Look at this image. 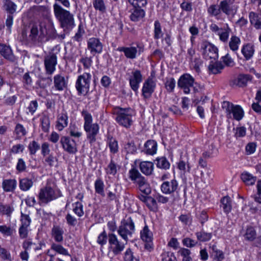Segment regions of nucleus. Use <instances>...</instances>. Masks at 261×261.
Wrapping results in <instances>:
<instances>
[{
    "mask_svg": "<svg viewBox=\"0 0 261 261\" xmlns=\"http://www.w3.org/2000/svg\"><path fill=\"white\" fill-rule=\"evenodd\" d=\"M56 31L52 21L33 24L31 28L28 39L35 43L44 42L57 37Z\"/></svg>",
    "mask_w": 261,
    "mask_h": 261,
    "instance_id": "obj_1",
    "label": "nucleus"
},
{
    "mask_svg": "<svg viewBox=\"0 0 261 261\" xmlns=\"http://www.w3.org/2000/svg\"><path fill=\"white\" fill-rule=\"evenodd\" d=\"M55 16L64 32L70 31L75 25L74 15L56 3L53 5Z\"/></svg>",
    "mask_w": 261,
    "mask_h": 261,
    "instance_id": "obj_2",
    "label": "nucleus"
},
{
    "mask_svg": "<svg viewBox=\"0 0 261 261\" xmlns=\"http://www.w3.org/2000/svg\"><path fill=\"white\" fill-rule=\"evenodd\" d=\"M112 113L115 116V120L119 125L127 129L133 124L134 112L130 108L115 107L112 109Z\"/></svg>",
    "mask_w": 261,
    "mask_h": 261,
    "instance_id": "obj_3",
    "label": "nucleus"
},
{
    "mask_svg": "<svg viewBox=\"0 0 261 261\" xmlns=\"http://www.w3.org/2000/svg\"><path fill=\"white\" fill-rule=\"evenodd\" d=\"M81 114L84 118V128L86 132L87 137L90 143L94 142L96 140V136L99 132V125L97 123H92V116L87 111L83 110Z\"/></svg>",
    "mask_w": 261,
    "mask_h": 261,
    "instance_id": "obj_4",
    "label": "nucleus"
},
{
    "mask_svg": "<svg viewBox=\"0 0 261 261\" xmlns=\"http://www.w3.org/2000/svg\"><path fill=\"white\" fill-rule=\"evenodd\" d=\"M129 178L135 184L139 190L142 193L148 195L151 193V189L147 179L142 176L135 168H132L128 171Z\"/></svg>",
    "mask_w": 261,
    "mask_h": 261,
    "instance_id": "obj_5",
    "label": "nucleus"
},
{
    "mask_svg": "<svg viewBox=\"0 0 261 261\" xmlns=\"http://www.w3.org/2000/svg\"><path fill=\"white\" fill-rule=\"evenodd\" d=\"M135 231L134 221L130 217H125L120 223L118 229V234L127 242L128 238H131Z\"/></svg>",
    "mask_w": 261,
    "mask_h": 261,
    "instance_id": "obj_6",
    "label": "nucleus"
},
{
    "mask_svg": "<svg viewBox=\"0 0 261 261\" xmlns=\"http://www.w3.org/2000/svg\"><path fill=\"white\" fill-rule=\"evenodd\" d=\"M62 196L59 189H54L45 187L40 189L38 194L39 203L40 205H46L49 202Z\"/></svg>",
    "mask_w": 261,
    "mask_h": 261,
    "instance_id": "obj_7",
    "label": "nucleus"
},
{
    "mask_svg": "<svg viewBox=\"0 0 261 261\" xmlns=\"http://www.w3.org/2000/svg\"><path fill=\"white\" fill-rule=\"evenodd\" d=\"M109 252L113 253L114 255L120 254L125 248L127 242L124 243L119 241L117 236L111 233L108 234Z\"/></svg>",
    "mask_w": 261,
    "mask_h": 261,
    "instance_id": "obj_8",
    "label": "nucleus"
},
{
    "mask_svg": "<svg viewBox=\"0 0 261 261\" xmlns=\"http://www.w3.org/2000/svg\"><path fill=\"white\" fill-rule=\"evenodd\" d=\"M91 75L85 72L79 75L76 80L75 88L79 95H86L89 90Z\"/></svg>",
    "mask_w": 261,
    "mask_h": 261,
    "instance_id": "obj_9",
    "label": "nucleus"
},
{
    "mask_svg": "<svg viewBox=\"0 0 261 261\" xmlns=\"http://www.w3.org/2000/svg\"><path fill=\"white\" fill-rule=\"evenodd\" d=\"M129 86L135 92L139 89L140 84L143 81V76L141 71L137 69H128L126 72Z\"/></svg>",
    "mask_w": 261,
    "mask_h": 261,
    "instance_id": "obj_10",
    "label": "nucleus"
},
{
    "mask_svg": "<svg viewBox=\"0 0 261 261\" xmlns=\"http://www.w3.org/2000/svg\"><path fill=\"white\" fill-rule=\"evenodd\" d=\"M210 29L212 32L219 36L221 41L226 42L228 41L231 29L227 23L224 24L222 27H219L216 23H212Z\"/></svg>",
    "mask_w": 261,
    "mask_h": 261,
    "instance_id": "obj_11",
    "label": "nucleus"
},
{
    "mask_svg": "<svg viewBox=\"0 0 261 261\" xmlns=\"http://www.w3.org/2000/svg\"><path fill=\"white\" fill-rule=\"evenodd\" d=\"M194 79L190 74L185 73L182 75L178 80L177 86L183 90L185 94L190 92V88L193 87L195 92L197 91L194 85Z\"/></svg>",
    "mask_w": 261,
    "mask_h": 261,
    "instance_id": "obj_12",
    "label": "nucleus"
},
{
    "mask_svg": "<svg viewBox=\"0 0 261 261\" xmlns=\"http://www.w3.org/2000/svg\"><path fill=\"white\" fill-rule=\"evenodd\" d=\"M117 50L123 52L126 58L135 59L144 51L143 46L137 44L136 46L119 47Z\"/></svg>",
    "mask_w": 261,
    "mask_h": 261,
    "instance_id": "obj_13",
    "label": "nucleus"
},
{
    "mask_svg": "<svg viewBox=\"0 0 261 261\" xmlns=\"http://www.w3.org/2000/svg\"><path fill=\"white\" fill-rule=\"evenodd\" d=\"M202 55L206 59H216L218 57V50L217 48L208 42H203L201 44Z\"/></svg>",
    "mask_w": 261,
    "mask_h": 261,
    "instance_id": "obj_14",
    "label": "nucleus"
},
{
    "mask_svg": "<svg viewBox=\"0 0 261 261\" xmlns=\"http://www.w3.org/2000/svg\"><path fill=\"white\" fill-rule=\"evenodd\" d=\"M87 49L93 56L100 54L103 50V44L99 38L91 37L87 40Z\"/></svg>",
    "mask_w": 261,
    "mask_h": 261,
    "instance_id": "obj_15",
    "label": "nucleus"
},
{
    "mask_svg": "<svg viewBox=\"0 0 261 261\" xmlns=\"http://www.w3.org/2000/svg\"><path fill=\"white\" fill-rule=\"evenodd\" d=\"M60 143L64 151L70 154H75L77 151V144L75 141L68 136H62Z\"/></svg>",
    "mask_w": 261,
    "mask_h": 261,
    "instance_id": "obj_16",
    "label": "nucleus"
},
{
    "mask_svg": "<svg viewBox=\"0 0 261 261\" xmlns=\"http://www.w3.org/2000/svg\"><path fill=\"white\" fill-rule=\"evenodd\" d=\"M179 190L178 181L175 179L170 181H164L161 186V190L165 194H172L177 193Z\"/></svg>",
    "mask_w": 261,
    "mask_h": 261,
    "instance_id": "obj_17",
    "label": "nucleus"
},
{
    "mask_svg": "<svg viewBox=\"0 0 261 261\" xmlns=\"http://www.w3.org/2000/svg\"><path fill=\"white\" fill-rule=\"evenodd\" d=\"M156 87L155 82L151 78H148L143 83L142 95L145 100L149 99L154 92Z\"/></svg>",
    "mask_w": 261,
    "mask_h": 261,
    "instance_id": "obj_18",
    "label": "nucleus"
},
{
    "mask_svg": "<svg viewBox=\"0 0 261 261\" xmlns=\"http://www.w3.org/2000/svg\"><path fill=\"white\" fill-rule=\"evenodd\" d=\"M57 64V56L54 54H50L44 58V66L46 73L48 74H52L56 69Z\"/></svg>",
    "mask_w": 261,
    "mask_h": 261,
    "instance_id": "obj_19",
    "label": "nucleus"
},
{
    "mask_svg": "<svg viewBox=\"0 0 261 261\" xmlns=\"http://www.w3.org/2000/svg\"><path fill=\"white\" fill-rule=\"evenodd\" d=\"M221 11L227 15H234L236 14L238 6L230 3V1L224 0L220 2Z\"/></svg>",
    "mask_w": 261,
    "mask_h": 261,
    "instance_id": "obj_20",
    "label": "nucleus"
},
{
    "mask_svg": "<svg viewBox=\"0 0 261 261\" xmlns=\"http://www.w3.org/2000/svg\"><path fill=\"white\" fill-rule=\"evenodd\" d=\"M141 239L146 243L145 248L147 249L152 248V233L147 225H145L140 232Z\"/></svg>",
    "mask_w": 261,
    "mask_h": 261,
    "instance_id": "obj_21",
    "label": "nucleus"
},
{
    "mask_svg": "<svg viewBox=\"0 0 261 261\" xmlns=\"http://www.w3.org/2000/svg\"><path fill=\"white\" fill-rule=\"evenodd\" d=\"M68 123V117L65 112H62L57 116L56 127L59 131H62L67 126Z\"/></svg>",
    "mask_w": 261,
    "mask_h": 261,
    "instance_id": "obj_22",
    "label": "nucleus"
},
{
    "mask_svg": "<svg viewBox=\"0 0 261 261\" xmlns=\"http://www.w3.org/2000/svg\"><path fill=\"white\" fill-rule=\"evenodd\" d=\"M130 14L129 18L131 21L138 22L143 19L145 16V11L141 8H134L129 11Z\"/></svg>",
    "mask_w": 261,
    "mask_h": 261,
    "instance_id": "obj_23",
    "label": "nucleus"
},
{
    "mask_svg": "<svg viewBox=\"0 0 261 261\" xmlns=\"http://www.w3.org/2000/svg\"><path fill=\"white\" fill-rule=\"evenodd\" d=\"M54 86L58 91H62L66 88L67 81L61 74H57L54 77Z\"/></svg>",
    "mask_w": 261,
    "mask_h": 261,
    "instance_id": "obj_24",
    "label": "nucleus"
},
{
    "mask_svg": "<svg viewBox=\"0 0 261 261\" xmlns=\"http://www.w3.org/2000/svg\"><path fill=\"white\" fill-rule=\"evenodd\" d=\"M64 230L62 227L58 225H54L51 231V237L57 243L62 242L63 241Z\"/></svg>",
    "mask_w": 261,
    "mask_h": 261,
    "instance_id": "obj_25",
    "label": "nucleus"
},
{
    "mask_svg": "<svg viewBox=\"0 0 261 261\" xmlns=\"http://www.w3.org/2000/svg\"><path fill=\"white\" fill-rule=\"evenodd\" d=\"M249 18L251 24L256 30H261V16L254 12H250Z\"/></svg>",
    "mask_w": 261,
    "mask_h": 261,
    "instance_id": "obj_26",
    "label": "nucleus"
},
{
    "mask_svg": "<svg viewBox=\"0 0 261 261\" xmlns=\"http://www.w3.org/2000/svg\"><path fill=\"white\" fill-rule=\"evenodd\" d=\"M242 54L246 60H250L254 54V48L253 45L248 43L244 45L241 48Z\"/></svg>",
    "mask_w": 261,
    "mask_h": 261,
    "instance_id": "obj_27",
    "label": "nucleus"
},
{
    "mask_svg": "<svg viewBox=\"0 0 261 261\" xmlns=\"http://www.w3.org/2000/svg\"><path fill=\"white\" fill-rule=\"evenodd\" d=\"M244 112L242 108L239 105H234L230 112V115L228 117V118H233L237 121H240L243 118Z\"/></svg>",
    "mask_w": 261,
    "mask_h": 261,
    "instance_id": "obj_28",
    "label": "nucleus"
},
{
    "mask_svg": "<svg viewBox=\"0 0 261 261\" xmlns=\"http://www.w3.org/2000/svg\"><path fill=\"white\" fill-rule=\"evenodd\" d=\"M157 143L154 140H148L144 144V152L149 155H153L157 151Z\"/></svg>",
    "mask_w": 261,
    "mask_h": 261,
    "instance_id": "obj_29",
    "label": "nucleus"
},
{
    "mask_svg": "<svg viewBox=\"0 0 261 261\" xmlns=\"http://www.w3.org/2000/svg\"><path fill=\"white\" fill-rule=\"evenodd\" d=\"M139 167L141 171L144 174L150 175L153 171L154 166L151 162L143 161L140 163Z\"/></svg>",
    "mask_w": 261,
    "mask_h": 261,
    "instance_id": "obj_30",
    "label": "nucleus"
},
{
    "mask_svg": "<svg viewBox=\"0 0 261 261\" xmlns=\"http://www.w3.org/2000/svg\"><path fill=\"white\" fill-rule=\"evenodd\" d=\"M0 54L5 59L13 61L15 59L12 50L9 46L0 43Z\"/></svg>",
    "mask_w": 261,
    "mask_h": 261,
    "instance_id": "obj_31",
    "label": "nucleus"
},
{
    "mask_svg": "<svg viewBox=\"0 0 261 261\" xmlns=\"http://www.w3.org/2000/svg\"><path fill=\"white\" fill-rule=\"evenodd\" d=\"M207 13L212 17H215L217 19H219V17L221 14V8L220 7V4L219 5L213 4L210 5L207 8Z\"/></svg>",
    "mask_w": 261,
    "mask_h": 261,
    "instance_id": "obj_32",
    "label": "nucleus"
},
{
    "mask_svg": "<svg viewBox=\"0 0 261 261\" xmlns=\"http://www.w3.org/2000/svg\"><path fill=\"white\" fill-rule=\"evenodd\" d=\"M17 181L15 179H5L3 181L2 187L5 192H12L15 189Z\"/></svg>",
    "mask_w": 261,
    "mask_h": 261,
    "instance_id": "obj_33",
    "label": "nucleus"
},
{
    "mask_svg": "<svg viewBox=\"0 0 261 261\" xmlns=\"http://www.w3.org/2000/svg\"><path fill=\"white\" fill-rule=\"evenodd\" d=\"M241 179L247 185H253L255 184L256 178L253 176L251 174L247 172H244L242 173Z\"/></svg>",
    "mask_w": 261,
    "mask_h": 261,
    "instance_id": "obj_34",
    "label": "nucleus"
},
{
    "mask_svg": "<svg viewBox=\"0 0 261 261\" xmlns=\"http://www.w3.org/2000/svg\"><path fill=\"white\" fill-rule=\"evenodd\" d=\"M105 184L100 178L97 179L94 182V188L95 192L102 197L105 196L104 191Z\"/></svg>",
    "mask_w": 261,
    "mask_h": 261,
    "instance_id": "obj_35",
    "label": "nucleus"
},
{
    "mask_svg": "<svg viewBox=\"0 0 261 261\" xmlns=\"http://www.w3.org/2000/svg\"><path fill=\"white\" fill-rule=\"evenodd\" d=\"M195 234L198 241L202 242L210 241L212 237V233L206 232L203 230L196 232Z\"/></svg>",
    "mask_w": 261,
    "mask_h": 261,
    "instance_id": "obj_36",
    "label": "nucleus"
},
{
    "mask_svg": "<svg viewBox=\"0 0 261 261\" xmlns=\"http://www.w3.org/2000/svg\"><path fill=\"white\" fill-rule=\"evenodd\" d=\"M252 76L249 74H240L237 78V85L243 87L247 85L248 82L251 81Z\"/></svg>",
    "mask_w": 261,
    "mask_h": 261,
    "instance_id": "obj_37",
    "label": "nucleus"
},
{
    "mask_svg": "<svg viewBox=\"0 0 261 261\" xmlns=\"http://www.w3.org/2000/svg\"><path fill=\"white\" fill-rule=\"evenodd\" d=\"M241 43L240 39L236 36H232L230 38L229 46L233 52H236L239 49V46Z\"/></svg>",
    "mask_w": 261,
    "mask_h": 261,
    "instance_id": "obj_38",
    "label": "nucleus"
},
{
    "mask_svg": "<svg viewBox=\"0 0 261 261\" xmlns=\"http://www.w3.org/2000/svg\"><path fill=\"white\" fill-rule=\"evenodd\" d=\"M221 206L223 208L224 212L227 214L231 210V204L230 198L228 196L224 197L221 200Z\"/></svg>",
    "mask_w": 261,
    "mask_h": 261,
    "instance_id": "obj_39",
    "label": "nucleus"
},
{
    "mask_svg": "<svg viewBox=\"0 0 261 261\" xmlns=\"http://www.w3.org/2000/svg\"><path fill=\"white\" fill-rule=\"evenodd\" d=\"M33 181L31 179L24 178L19 181V188L23 191L29 190L33 186Z\"/></svg>",
    "mask_w": 261,
    "mask_h": 261,
    "instance_id": "obj_40",
    "label": "nucleus"
},
{
    "mask_svg": "<svg viewBox=\"0 0 261 261\" xmlns=\"http://www.w3.org/2000/svg\"><path fill=\"white\" fill-rule=\"evenodd\" d=\"M15 232V229L10 225H0V233L4 236H11Z\"/></svg>",
    "mask_w": 261,
    "mask_h": 261,
    "instance_id": "obj_41",
    "label": "nucleus"
},
{
    "mask_svg": "<svg viewBox=\"0 0 261 261\" xmlns=\"http://www.w3.org/2000/svg\"><path fill=\"white\" fill-rule=\"evenodd\" d=\"M154 38L155 39H159L163 36V32L160 22L159 20H155L154 23Z\"/></svg>",
    "mask_w": 261,
    "mask_h": 261,
    "instance_id": "obj_42",
    "label": "nucleus"
},
{
    "mask_svg": "<svg viewBox=\"0 0 261 261\" xmlns=\"http://www.w3.org/2000/svg\"><path fill=\"white\" fill-rule=\"evenodd\" d=\"M190 61L192 67L196 71V72L199 73L200 71V67L202 64V61L200 59L199 55H197V56H195L194 59L191 60Z\"/></svg>",
    "mask_w": 261,
    "mask_h": 261,
    "instance_id": "obj_43",
    "label": "nucleus"
},
{
    "mask_svg": "<svg viewBox=\"0 0 261 261\" xmlns=\"http://www.w3.org/2000/svg\"><path fill=\"white\" fill-rule=\"evenodd\" d=\"M14 211L13 207L10 204H4L0 203V214L3 215H7L10 217L12 213Z\"/></svg>",
    "mask_w": 261,
    "mask_h": 261,
    "instance_id": "obj_44",
    "label": "nucleus"
},
{
    "mask_svg": "<svg viewBox=\"0 0 261 261\" xmlns=\"http://www.w3.org/2000/svg\"><path fill=\"white\" fill-rule=\"evenodd\" d=\"M5 9L10 14H13L16 10V5L10 0H4Z\"/></svg>",
    "mask_w": 261,
    "mask_h": 261,
    "instance_id": "obj_45",
    "label": "nucleus"
},
{
    "mask_svg": "<svg viewBox=\"0 0 261 261\" xmlns=\"http://www.w3.org/2000/svg\"><path fill=\"white\" fill-rule=\"evenodd\" d=\"M156 166L158 168L167 170L170 168V164L168 160L165 157H162L156 159Z\"/></svg>",
    "mask_w": 261,
    "mask_h": 261,
    "instance_id": "obj_46",
    "label": "nucleus"
},
{
    "mask_svg": "<svg viewBox=\"0 0 261 261\" xmlns=\"http://www.w3.org/2000/svg\"><path fill=\"white\" fill-rule=\"evenodd\" d=\"M73 211L77 216L81 217L84 214L83 205L80 202H76L72 204Z\"/></svg>",
    "mask_w": 261,
    "mask_h": 261,
    "instance_id": "obj_47",
    "label": "nucleus"
},
{
    "mask_svg": "<svg viewBox=\"0 0 261 261\" xmlns=\"http://www.w3.org/2000/svg\"><path fill=\"white\" fill-rule=\"evenodd\" d=\"M51 249L59 254L64 255H70L68 250L61 245L53 243L51 244Z\"/></svg>",
    "mask_w": 261,
    "mask_h": 261,
    "instance_id": "obj_48",
    "label": "nucleus"
},
{
    "mask_svg": "<svg viewBox=\"0 0 261 261\" xmlns=\"http://www.w3.org/2000/svg\"><path fill=\"white\" fill-rule=\"evenodd\" d=\"M108 144L110 152L113 154L117 153L118 151V142L112 137L108 138Z\"/></svg>",
    "mask_w": 261,
    "mask_h": 261,
    "instance_id": "obj_49",
    "label": "nucleus"
},
{
    "mask_svg": "<svg viewBox=\"0 0 261 261\" xmlns=\"http://www.w3.org/2000/svg\"><path fill=\"white\" fill-rule=\"evenodd\" d=\"M118 168V166L111 160L106 169V171L108 174L115 175L117 173Z\"/></svg>",
    "mask_w": 261,
    "mask_h": 261,
    "instance_id": "obj_50",
    "label": "nucleus"
},
{
    "mask_svg": "<svg viewBox=\"0 0 261 261\" xmlns=\"http://www.w3.org/2000/svg\"><path fill=\"white\" fill-rule=\"evenodd\" d=\"M93 5L94 9L100 12L103 13L106 10V7L103 0H93Z\"/></svg>",
    "mask_w": 261,
    "mask_h": 261,
    "instance_id": "obj_51",
    "label": "nucleus"
},
{
    "mask_svg": "<svg viewBox=\"0 0 261 261\" xmlns=\"http://www.w3.org/2000/svg\"><path fill=\"white\" fill-rule=\"evenodd\" d=\"M45 157L44 163L45 165L49 166L50 167H57L58 160L53 154H50Z\"/></svg>",
    "mask_w": 261,
    "mask_h": 261,
    "instance_id": "obj_52",
    "label": "nucleus"
},
{
    "mask_svg": "<svg viewBox=\"0 0 261 261\" xmlns=\"http://www.w3.org/2000/svg\"><path fill=\"white\" fill-rule=\"evenodd\" d=\"M223 67L220 63H212L208 66L209 70L213 74L220 73Z\"/></svg>",
    "mask_w": 261,
    "mask_h": 261,
    "instance_id": "obj_53",
    "label": "nucleus"
},
{
    "mask_svg": "<svg viewBox=\"0 0 261 261\" xmlns=\"http://www.w3.org/2000/svg\"><path fill=\"white\" fill-rule=\"evenodd\" d=\"M178 253L182 257V261H192V258L191 257V251L189 249L187 248L180 249Z\"/></svg>",
    "mask_w": 261,
    "mask_h": 261,
    "instance_id": "obj_54",
    "label": "nucleus"
},
{
    "mask_svg": "<svg viewBox=\"0 0 261 261\" xmlns=\"http://www.w3.org/2000/svg\"><path fill=\"white\" fill-rule=\"evenodd\" d=\"M256 231L252 227H249L247 228L245 234V238L248 241H253L256 237Z\"/></svg>",
    "mask_w": 261,
    "mask_h": 261,
    "instance_id": "obj_55",
    "label": "nucleus"
},
{
    "mask_svg": "<svg viewBox=\"0 0 261 261\" xmlns=\"http://www.w3.org/2000/svg\"><path fill=\"white\" fill-rule=\"evenodd\" d=\"M234 106L233 103L227 101H224L222 102V108L225 111L227 117L230 116V112H232V109Z\"/></svg>",
    "mask_w": 261,
    "mask_h": 261,
    "instance_id": "obj_56",
    "label": "nucleus"
},
{
    "mask_svg": "<svg viewBox=\"0 0 261 261\" xmlns=\"http://www.w3.org/2000/svg\"><path fill=\"white\" fill-rule=\"evenodd\" d=\"M108 240V235H107L105 230H103L99 234L97 239V243L101 246L106 245Z\"/></svg>",
    "mask_w": 261,
    "mask_h": 261,
    "instance_id": "obj_57",
    "label": "nucleus"
},
{
    "mask_svg": "<svg viewBox=\"0 0 261 261\" xmlns=\"http://www.w3.org/2000/svg\"><path fill=\"white\" fill-rule=\"evenodd\" d=\"M214 259L216 261H223L225 258L224 254L222 251L213 247Z\"/></svg>",
    "mask_w": 261,
    "mask_h": 261,
    "instance_id": "obj_58",
    "label": "nucleus"
},
{
    "mask_svg": "<svg viewBox=\"0 0 261 261\" xmlns=\"http://www.w3.org/2000/svg\"><path fill=\"white\" fill-rule=\"evenodd\" d=\"M128 2L134 8H138L144 7L147 4V0H128Z\"/></svg>",
    "mask_w": 261,
    "mask_h": 261,
    "instance_id": "obj_59",
    "label": "nucleus"
},
{
    "mask_svg": "<svg viewBox=\"0 0 261 261\" xmlns=\"http://www.w3.org/2000/svg\"><path fill=\"white\" fill-rule=\"evenodd\" d=\"M161 256L162 261H177L174 253L171 252H164Z\"/></svg>",
    "mask_w": 261,
    "mask_h": 261,
    "instance_id": "obj_60",
    "label": "nucleus"
},
{
    "mask_svg": "<svg viewBox=\"0 0 261 261\" xmlns=\"http://www.w3.org/2000/svg\"><path fill=\"white\" fill-rule=\"evenodd\" d=\"M14 132L18 138H21L27 134V131L24 127L19 123L16 124Z\"/></svg>",
    "mask_w": 261,
    "mask_h": 261,
    "instance_id": "obj_61",
    "label": "nucleus"
},
{
    "mask_svg": "<svg viewBox=\"0 0 261 261\" xmlns=\"http://www.w3.org/2000/svg\"><path fill=\"white\" fill-rule=\"evenodd\" d=\"M175 81L173 78H169L167 79L165 83V87L167 91L169 92L173 91L175 86Z\"/></svg>",
    "mask_w": 261,
    "mask_h": 261,
    "instance_id": "obj_62",
    "label": "nucleus"
},
{
    "mask_svg": "<svg viewBox=\"0 0 261 261\" xmlns=\"http://www.w3.org/2000/svg\"><path fill=\"white\" fill-rule=\"evenodd\" d=\"M124 150L127 153L133 154L136 152L137 148L133 142H128L124 145Z\"/></svg>",
    "mask_w": 261,
    "mask_h": 261,
    "instance_id": "obj_63",
    "label": "nucleus"
},
{
    "mask_svg": "<svg viewBox=\"0 0 261 261\" xmlns=\"http://www.w3.org/2000/svg\"><path fill=\"white\" fill-rule=\"evenodd\" d=\"M124 259L125 261H139V259L134 257L130 249L128 248L124 254Z\"/></svg>",
    "mask_w": 261,
    "mask_h": 261,
    "instance_id": "obj_64",
    "label": "nucleus"
}]
</instances>
